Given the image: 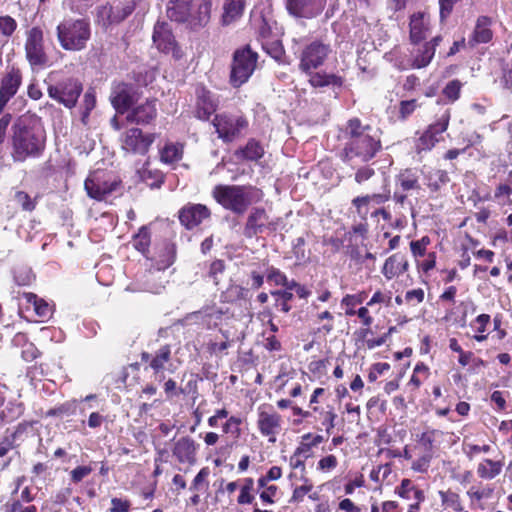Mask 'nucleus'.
<instances>
[{"label": "nucleus", "instance_id": "obj_1", "mask_svg": "<svg viewBox=\"0 0 512 512\" xmlns=\"http://www.w3.org/2000/svg\"><path fill=\"white\" fill-rule=\"evenodd\" d=\"M9 145L15 163L42 157L46 149V132L41 118L31 113L18 116L11 126Z\"/></svg>", "mask_w": 512, "mask_h": 512}, {"label": "nucleus", "instance_id": "obj_2", "mask_svg": "<svg viewBox=\"0 0 512 512\" xmlns=\"http://www.w3.org/2000/svg\"><path fill=\"white\" fill-rule=\"evenodd\" d=\"M344 133L346 142L340 152V159L344 163L355 158L367 163L382 150L381 131L370 124H364L358 117L347 121Z\"/></svg>", "mask_w": 512, "mask_h": 512}, {"label": "nucleus", "instance_id": "obj_3", "mask_svg": "<svg viewBox=\"0 0 512 512\" xmlns=\"http://www.w3.org/2000/svg\"><path fill=\"white\" fill-rule=\"evenodd\" d=\"M213 199L225 210L243 215L251 205L263 201L264 192L253 185L218 184L212 190Z\"/></svg>", "mask_w": 512, "mask_h": 512}, {"label": "nucleus", "instance_id": "obj_4", "mask_svg": "<svg viewBox=\"0 0 512 512\" xmlns=\"http://www.w3.org/2000/svg\"><path fill=\"white\" fill-rule=\"evenodd\" d=\"M56 35L62 49L81 51L91 37L90 22L85 18H65L57 25Z\"/></svg>", "mask_w": 512, "mask_h": 512}, {"label": "nucleus", "instance_id": "obj_5", "mask_svg": "<svg viewBox=\"0 0 512 512\" xmlns=\"http://www.w3.org/2000/svg\"><path fill=\"white\" fill-rule=\"evenodd\" d=\"M217 493L226 495L230 504H237L238 506L253 505V512H272L258 507L255 480L252 477L238 478L229 482L221 480Z\"/></svg>", "mask_w": 512, "mask_h": 512}, {"label": "nucleus", "instance_id": "obj_6", "mask_svg": "<svg viewBox=\"0 0 512 512\" xmlns=\"http://www.w3.org/2000/svg\"><path fill=\"white\" fill-rule=\"evenodd\" d=\"M259 55L249 44L237 48L232 55L229 82L232 87L239 88L253 75L257 68Z\"/></svg>", "mask_w": 512, "mask_h": 512}, {"label": "nucleus", "instance_id": "obj_7", "mask_svg": "<svg viewBox=\"0 0 512 512\" xmlns=\"http://www.w3.org/2000/svg\"><path fill=\"white\" fill-rule=\"evenodd\" d=\"M24 52L26 61L32 69L44 68L49 64L50 56L42 26L34 25L25 31Z\"/></svg>", "mask_w": 512, "mask_h": 512}, {"label": "nucleus", "instance_id": "obj_8", "mask_svg": "<svg viewBox=\"0 0 512 512\" xmlns=\"http://www.w3.org/2000/svg\"><path fill=\"white\" fill-rule=\"evenodd\" d=\"M133 75L134 80L138 84L137 86L121 81L115 83L112 87L110 101L114 109L120 114L127 113L140 99L141 92L139 91V86L147 85L145 79H142L141 73L136 74L133 72Z\"/></svg>", "mask_w": 512, "mask_h": 512}, {"label": "nucleus", "instance_id": "obj_9", "mask_svg": "<svg viewBox=\"0 0 512 512\" xmlns=\"http://www.w3.org/2000/svg\"><path fill=\"white\" fill-rule=\"evenodd\" d=\"M331 53V44L325 39L315 38L307 42L299 56V70L303 73L317 70L325 64Z\"/></svg>", "mask_w": 512, "mask_h": 512}, {"label": "nucleus", "instance_id": "obj_10", "mask_svg": "<svg viewBox=\"0 0 512 512\" xmlns=\"http://www.w3.org/2000/svg\"><path fill=\"white\" fill-rule=\"evenodd\" d=\"M212 125L223 143H232L248 128L249 121L243 114L222 112L215 114Z\"/></svg>", "mask_w": 512, "mask_h": 512}, {"label": "nucleus", "instance_id": "obj_11", "mask_svg": "<svg viewBox=\"0 0 512 512\" xmlns=\"http://www.w3.org/2000/svg\"><path fill=\"white\" fill-rule=\"evenodd\" d=\"M451 119L450 109H446L433 123L415 139L414 149L417 154L431 151L443 139Z\"/></svg>", "mask_w": 512, "mask_h": 512}, {"label": "nucleus", "instance_id": "obj_12", "mask_svg": "<svg viewBox=\"0 0 512 512\" xmlns=\"http://www.w3.org/2000/svg\"><path fill=\"white\" fill-rule=\"evenodd\" d=\"M166 13L171 21L186 24L192 31H198L208 25L198 23V6L194 5L193 0H168Z\"/></svg>", "mask_w": 512, "mask_h": 512}, {"label": "nucleus", "instance_id": "obj_13", "mask_svg": "<svg viewBox=\"0 0 512 512\" xmlns=\"http://www.w3.org/2000/svg\"><path fill=\"white\" fill-rule=\"evenodd\" d=\"M82 91V83L73 77L62 79L47 88L48 96L67 108L76 106Z\"/></svg>", "mask_w": 512, "mask_h": 512}, {"label": "nucleus", "instance_id": "obj_14", "mask_svg": "<svg viewBox=\"0 0 512 512\" xmlns=\"http://www.w3.org/2000/svg\"><path fill=\"white\" fill-rule=\"evenodd\" d=\"M257 429L269 443H275L277 435L282 431V416L271 405L263 404L258 407Z\"/></svg>", "mask_w": 512, "mask_h": 512}, {"label": "nucleus", "instance_id": "obj_15", "mask_svg": "<svg viewBox=\"0 0 512 512\" xmlns=\"http://www.w3.org/2000/svg\"><path fill=\"white\" fill-rule=\"evenodd\" d=\"M177 257L175 242L169 238L155 239L150 255L145 259L158 271H164L171 267Z\"/></svg>", "mask_w": 512, "mask_h": 512}, {"label": "nucleus", "instance_id": "obj_16", "mask_svg": "<svg viewBox=\"0 0 512 512\" xmlns=\"http://www.w3.org/2000/svg\"><path fill=\"white\" fill-rule=\"evenodd\" d=\"M152 39L156 48L160 52L164 54H171L175 60L183 58L184 52L176 41L168 23L160 21L156 22L154 25Z\"/></svg>", "mask_w": 512, "mask_h": 512}, {"label": "nucleus", "instance_id": "obj_17", "mask_svg": "<svg viewBox=\"0 0 512 512\" xmlns=\"http://www.w3.org/2000/svg\"><path fill=\"white\" fill-rule=\"evenodd\" d=\"M156 139L155 133H144L140 128L132 127L122 135V148L128 153L146 155Z\"/></svg>", "mask_w": 512, "mask_h": 512}, {"label": "nucleus", "instance_id": "obj_18", "mask_svg": "<svg viewBox=\"0 0 512 512\" xmlns=\"http://www.w3.org/2000/svg\"><path fill=\"white\" fill-rule=\"evenodd\" d=\"M278 223L271 220L263 207H253L247 216L243 234L246 238H254L265 231H276Z\"/></svg>", "mask_w": 512, "mask_h": 512}, {"label": "nucleus", "instance_id": "obj_19", "mask_svg": "<svg viewBox=\"0 0 512 512\" xmlns=\"http://www.w3.org/2000/svg\"><path fill=\"white\" fill-rule=\"evenodd\" d=\"M397 189L393 194V200L396 204L404 205L410 192L421 190V183L416 168H405L395 176Z\"/></svg>", "mask_w": 512, "mask_h": 512}, {"label": "nucleus", "instance_id": "obj_20", "mask_svg": "<svg viewBox=\"0 0 512 512\" xmlns=\"http://www.w3.org/2000/svg\"><path fill=\"white\" fill-rule=\"evenodd\" d=\"M119 185L120 181L112 180L108 174L99 171L92 173L84 183L88 196L98 201L104 200Z\"/></svg>", "mask_w": 512, "mask_h": 512}, {"label": "nucleus", "instance_id": "obj_21", "mask_svg": "<svg viewBox=\"0 0 512 512\" xmlns=\"http://www.w3.org/2000/svg\"><path fill=\"white\" fill-rule=\"evenodd\" d=\"M211 215L210 208L205 204L188 202L179 209L178 220L186 230L192 231L209 220Z\"/></svg>", "mask_w": 512, "mask_h": 512}, {"label": "nucleus", "instance_id": "obj_22", "mask_svg": "<svg viewBox=\"0 0 512 512\" xmlns=\"http://www.w3.org/2000/svg\"><path fill=\"white\" fill-rule=\"evenodd\" d=\"M23 82L20 68L12 66L0 79V114L4 112L8 102L17 94Z\"/></svg>", "mask_w": 512, "mask_h": 512}, {"label": "nucleus", "instance_id": "obj_23", "mask_svg": "<svg viewBox=\"0 0 512 512\" xmlns=\"http://www.w3.org/2000/svg\"><path fill=\"white\" fill-rule=\"evenodd\" d=\"M199 447L190 436H182L173 443L171 453L179 464L193 466L197 462Z\"/></svg>", "mask_w": 512, "mask_h": 512}, {"label": "nucleus", "instance_id": "obj_24", "mask_svg": "<svg viewBox=\"0 0 512 512\" xmlns=\"http://www.w3.org/2000/svg\"><path fill=\"white\" fill-rule=\"evenodd\" d=\"M195 95V117L201 121H208L218 108V100L204 85L196 87Z\"/></svg>", "mask_w": 512, "mask_h": 512}, {"label": "nucleus", "instance_id": "obj_25", "mask_svg": "<svg viewBox=\"0 0 512 512\" xmlns=\"http://www.w3.org/2000/svg\"><path fill=\"white\" fill-rule=\"evenodd\" d=\"M135 10V3L113 6L109 3L101 5L97 9V19L104 26L119 24L130 16Z\"/></svg>", "mask_w": 512, "mask_h": 512}, {"label": "nucleus", "instance_id": "obj_26", "mask_svg": "<svg viewBox=\"0 0 512 512\" xmlns=\"http://www.w3.org/2000/svg\"><path fill=\"white\" fill-rule=\"evenodd\" d=\"M171 356V346L165 344L157 349L154 353L145 351L142 352L141 361L143 363H148L154 375L162 380L164 379V371L166 370V366L171 364Z\"/></svg>", "mask_w": 512, "mask_h": 512}, {"label": "nucleus", "instance_id": "obj_27", "mask_svg": "<svg viewBox=\"0 0 512 512\" xmlns=\"http://www.w3.org/2000/svg\"><path fill=\"white\" fill-rule=\"evenodd\" d=\"M431 30L429 14L423 11L413 13L409 18V41L418 45L424 41Z\"/></svg>", "mask_w": 512, "mask_h": 512}, {"label": "nucleus", "instance_id": "obj_28", "mask_svg": "<svg viewBox=\"0 0 512 512\" xmlns=\"http://www.w3.org/2000/svg\"><path fill=\"white\" fill-rule=\"evenodd\" d=\"M157 117L155 99H147L144 103L131 108L127 112L126 120L137 125H148Z\"/></svg>", "mask_w": 512, "mask_h": 512}, {"label": "nucleus", "instance_id": "obj_29", "mask_svg": "<svg viewBox=\"0 0 512 512\" xmlns=\"http://www.w3.org/2000/svg\"><path fill=\"white\" fill-rule=\"evenodd\" d=\"M422 175L431 197H437L442 188L450 182L448 172L443 169L429 168L427 171H422Z\"/></svg>", "mask_w": 512, "mask_h": 512}, {"label": "nucleus", "instance_id": "obj_30", "mask_svg": "<svg viewBox=\"0 0 512 512\" xmlns=\"http://www.w3.org/2000/svg\"><path fill=\"white\" fill-rule=\"evenodd\" d=\"M305 74L308 76L309 85L315 89L330 86L341 88L344 84V78L342 76L335 73H328L324 70H312L310 73Z\"/></svg>", "mask_w": 512, "mask_h": 512}, {"label": "nucleus", "instance_id": "obj_31", "mask_svg": "<svg viewBox=\"0 0 512 512\" xmlns=\"http://www.w3.org/2000/svg\"><path fill=\"white\" fill-rule=\"evenodd\" d=\"M443 38L441 35L433 37L430 41L425 42L418 50L412 61V67L421 69L427 67L434 58L436 48L440 45Z\"/></svg>", "mask_w": 512, "mask_h": 512}, {"label": "nucleus", "instance_id": "obj_32", "mask_svg": "<svg viewBox=\"0 0 512 512\" xmlns=\"http://www.w3.org/2000/svg\"><path fill=\"white\" fill-rule=\"evenodd\" d=\"M152 224L142 225L135 234L132 235L131 245L144 258L150 255L152 249Z\"/></svg>", "mask_w": 512, "mask_h": 512}, {"label": "nucleus", "instance_id": "obj_33", "mask_svg": "<svg viewBox=\"0 0 512 512\" xmlns=\"http://www.w3.org/2000/svg\"><path fill=\"white\" fill-rule=\"evenodd\" d=\"M408 261L401 253H395L385 260L382 274L387 280H391L408 270Z\"/></svg>", "mask_w": 512, "mask_h": 512}, {"label": "nucleus", "instance_id": "obj_34", "mask_svg": "<svg viewBox=\"0 0 512 512\" xmlns=\"http://www.w3.org/2000/svg\"><path fill=\"white\" fill-rule=\"evenodd\" d=\"M492 20L488 16H479L476 21L473 33L469 38V44L475 46L477 44L488 43L493 38V32L490 29Z\"/></svg>", "mask_w": 512, "mask_h": 512}, {"label": "nucleus", "instance_id": "obj_35", "mask_svg": "<svg viewBox=\"0 0 512 512\" xmlns=\"http://www.w3.org/2000/svg\"><path fill=\"white\" fill-rule=\"evenodd\" d=\"M320 2V0H287L286 8L295 17L309 18L315 14Z\"/></svg>", "mask_w": 512, "mask_h": 512}, {"label": "nucleus", "instance_id": "obj_36", "mask_svg": "<svg viewBox=\"0 0 512 512\" xmlns=\"http://www.w3.org/2000/svg\"><path fill=\"white\" fill-rule=\"evenodd\" d=\"M214 413L220 420L226 419V421L222 424V432L224 434H229L234 439H239L241 437V425L243 422L241 417L235 415L229 416V411L225 407L216 409Z\"/></svg>", "mask_w": 512, "mask_h": 512}, {"label": "nucleus", "instance_id": "obj_37", "mask_svg": "<svg viewBox=\"0 0 512 512\" xmlns=\"http://www.w3.org/2000/svg\"><path fill=\"white\" fill-rule=\"evenodd\" d=\"M440 512H461L464 504L460 494L451 488L439 490Z\"/></svg>", "mask_w": 512, "mask_h": 512}, {"label": "nucleus", "instance_id": "obj_38", "mask_svg": "<svg viewBox=\"0 0 512 512\" xmlns=\"http://www.w3.org/2000/svg\"><path fill=\"white\" fill-rule=\"evenodd\" d=\"M246 0H224L222 23L229 25L240 19L244 14Z\"/></svg>", "mask_w": 512, "mask_h": 512}, {"label": "nucleus", "instance_id": "obj_39", "mask_svg": "<svg viewBox=\"0 0 512 512\" xmlns=\"http://www.w3.org/2000/svg\"><path fill=\"white\" fill-rule=\"evenodd\" d=\"M394 493L404 500H410L413 497L415 502H424L426 498L424 491L408 478L401 480L400 484L395 487Z\"/></svg>", "mask_w": 512, "mask_h": 512}, {"label": "nucleus", "instance_id": "obj_40", "mask_svg": "<svg viewBox=\"0 0 512 512\" xmlns=\"http://www.w3.org/2000/svg\"><path fill=\"white\" fill-rule=\"evenodd\" d=\"M235 156L246 161H258L264 156V147L260 141L250 138L244 147L235 151Z\"/></svg>", "mask_w": 512, "mask_h": 512}, {"label": "nucleus", "instance_id": "obj_41", "mask_svg": "<svg viewBox=\"0 0 512 512\" xmlns=\"http://www.w3.org/2000/svg\"><path fill=\"white\" fill-rule=\"evenodd\" d=\"M40 198L38 193L32 196L24 190L15 189L12 200L21 211L32 213L36 210Z\"/></svg>", "mask_w": 512, "mask_h": 512}, {"label": "nucleus", "instance_id": "obj_42", "mask_svg": "<svg viewBox=\"0 0 512 512\" xmlns=\"http://www.w3.org/2000/svg\"><path fill=\"white\" fill-rule=\"evenodd\" d=\"M443 436V432L438 429L427 428L421 434L416 436V442L423 449L424 453L433 455L438 438Z\"/></svg>", "mask_w": 512, "mask_h": 512}, {"label": "nucleus", "instance_id": "obj_43", "mask_svg": "<svg viewBox=\"0 0 512 512\" xmlns=\"http://www.w3.org/2000/svg\"><path fill=\"white\" fill-rule=\"evenodd\" d=\"M32 425L33 422L22 421L14 428L13 432L3 437L2 441H0V445L6 448L5 457L16 447V440L26 433Z\"/></svg>", "mask_w": 512, "mask_h": 512}, {"label": "nucleus", "instance_id": "obj_44", "mask_svg": "<svg viewBox=\"0 0 512 512\" xmlns=\"http://www.w3.org/2000/svg\"><path fill=\"white\" fill-rule=\"evenodd\" d=\"M503 463L491 459H484L477 466V475L481 479H493L502 471Z\"/></svg>", "mask_w": 512, "mask_h": 512}, {"label": "nucleus", "instance_id": "obj_45", "mask_svg": "<svg viewBox=\"0 0 512 512\" xmlns=\"http://www.w3.org/2000/svg\"><path fill=\"white\" fill-rule=\"evenodd\" d=\"M183 157V145L179 143H166L160 150V159L165 164H174Z\"/></svg>", "mask_w": 512, "mask_h": 512}, {"label": "nucleus", "instance_id": "obj_46", "mask_svg": "<svg viewBox=\"0 0 512 512\" xmlns=\"http://www.w3.org/2000/svg\"><path fill=\"white\" fill-rule=\"evenodd\" d=\"M368 297L366 291H360L356 294H346L341 299V306L344 308L345 315L348 317L355 316L357 305L362 304Z\"/></svg>", "mask_w": 512, "mask_h": 512}, {"label": "nucleus", "instance_id": "obj_47", "mask_svg": "<svg viewBox=\"0 0 512 512\" xmlns=\"http://www.w3.org/2000/svg\"><path fill=\"white\" fill-rule=\"evenodd\" d=\"M27 303L32 304L36 315L42 319L48 318L51 314L49 304L32 292L23 294Z\"/></svg>", "mask_w": 512, "mask_h": 512}, {"label": "nucleus", "instance_id": "obj_48", "mask_svg": "<svg viewBox=\"0 0 512 512\" xmlns=\"http://www.w3.org/2000/svg\"><path fill=\"white\" fill-rule=\"evenodd\" d=\"M430 374V368L424 362H418L413 369L408 385L413 390H418L423 382L429 378Z\"/></svg>", "mask_w": 512, "mask_h": 512}, {"label": "nucleus", "instance_id": "obj_49", "mask_svg": "<svg viewBox=\"0 0 512 512\" xmlns=\"http://www.w3.org/2000/svg\"><path fill=\"white\" fill-rule=\"evenodd\" d=\"M261 47L271 58L277 62H282L285 49L280 39L275 37L273 39L264 40Z\"/></svg>", "mask_w": 512, "mask_h": 512}, {"label": "nucleus", "instance_id": "obj_50", "mask_svg": "<svg viewBox=\"0 0 512 512\" xmlns=\"http://www.w3.org/2000/svg\"><path fill=\"white\" fill-rule=\"evenodd\" d=\"M369 306H361L359 309L355 310V315L359 317L361 320L363 328L359 329L355 334L358 339H365L368 334H371L372 331L370 326L372 325L374 319L368 310Z\"/></svg>", "mask_w": 512, "mask_h": 512}, {"label": "nucleus", "instance_id": "obj_51", "mask_svg": "<svg viewBox=\"0 0 512 512\" xmlns=\"http://www.w3.org/2000/svg\"><path fill=\"white\" fill-rule=\"evenodd\" d=\"M347 240V234H345V229L336 230L334 234L330 236H324L322 240L323 246L330 247L332 253H338L342 248H344V243Z\"/></svg>", "mask_w": 512, "mask_h": 512}, {"label": "nucleus", "instance_id": "obj_52", "mask_svg": "<svg viewBox=\"0 0 512 512\" xmlns=\"http://www.w3.org/2000/svg\"><path fill=\"white\" fill-rule=\"evenodd\" d=\"M271 296L275 300V307L283 313H288L292 309L291 301L294 295L290 291L275 290L271 291Z\"/></svg>", "mask_w": 512, "mask_h": 512}, {"label": "nucleus", "instance_id": "obj_53", "mask_svg": "<svg viewBox=\"0 0 512 512\" xmlns=\"http://www.w3.org/2000/svg\"><path fill=\"white\" fill-rule=\"evenodd\" d=\"M490 321L489 314H480L471 322V327L477 332L473 337L477 342H483L488 338V334H485V332Z\"/></svg>", "mask_w": 512, "mask_h": 512}, {"label": "nucleus", "instance_id": "obj_54", "mask_svg": "<svg viewBox=\"0 0 512 512\" xmlns=\"http://www.w3.org/2000/svg\"><path fill=\"white\" fill-rule=\"evenodd\" d=\"M302 484L299 486H296L293 491L292 495L289 499V503L295 504V503H301L304 500V497L308 495L314 488L312 481L308 477H302Z\"/></svg>", "mask_w": 512, "mask_h": 512}, {"label": "nucleus", "instance_id": "obj_55", "mask_svg": "<svg viewBox=\"0 0 512 512\" xmlns=\"http://www.w3.org/2000/svg\"><path fill=\"white\" fill-rule=\"evenodd\" d=\"M18 28V23L10 15L0 16V36L6 40L11 38Z\"/></svg>", "mask_w": 512, "mask_h": 512}, {"label": "nucleus", "instance_id": "obj_56", "mask_svg": "<svg viewBox=\"0 0 512 512\" xmlns=\"http://www.w3.org/2000/svg\"><path fill=\"white\" fill-rule=\"evenodd\" d=\"M462 86L463 84L460 80H451L443 88L442 95L448 102L454 103L460 98Z\"/></svg>", "mask_w": 512, "mask_h": 512}, {"label": "nucleus", "instance_id": "obj_57", "mask_svg": "<svg viewBox=\"0 0 512 512\" xmlns=\"http://www.w3.org/2000/svg\"><path fill=\"white\" fill-rule=\"evenodd\" d=\"M420 107L417 99L402 100L398 105L397 119L399 121H406L415 111Z\"/></svg>", "mask_w": 512, "mask_h": 512}, {"label": "nucleus", "instance_id": "obj_58", "mask_svg": "<svg viewBox=\"0 0 512 512\" xmlns=\"http://www.w3.org/2000/svg\"><path fill=\"white\" fill-rule=\"evenodd\" d=\"M77 403L76 400L67 401L59 406H56L52 409H49L46 412V415L49 417H62V416H70L76 413Z\"/></svg>", "mask_w": 512, "mask_h": 512}, {"label": "nucleus", "instance_id": "obj_59", "mask_svg": "<svg viewBox=\"0 0 512 512\" xmlns=\"http://www.w3.org/2000/svg\"><path fill=\"white\" fill-rule=\"evenodd\" d=\"M431 244V238L428 235L423 236L418 240L410 242V250L412 256L418 261L423 258L427 253V248Z\"/></svg>", "mask_w": 512, "mask_h": 512}, {"label": "nucleus", "instance_id": "obj_60", "mask_svg": "<svg viewBox=\"0 0 512 512\" xmlns=\"http://www.w3.org/2000/svg\"><path fill=\"white\" fill-rule=\"evenodd\" d=\"M329 364V358L313 360L308 364V370L314 379L321 380L327 376V368Z\"/></svg>", "mask_w": 512, "mask_h": 512}, {"label": "nucleus", "instance_id": "obj_61", "mask_svg": "<svg viewBox=\"0 0 512 512\" xmlns=\"http://www.w3.org/2000/svg\"><path fill=\"white\" fill-rule=\"evenodd\" d=\"M325 395L326 389L322 387H317L313 390L309 400V411H312V415L318 414L319 416H321L323 413H325L326 409L319 405L321 402V398H323Z\"/></svg>", "mask_w": 512, "mask_h": 512}, {"label": "nucleus", "instance_id": "obj_62", "mask_svg": "<svg viewBox=\"0 0 512 512\" xmlns=\"http://www.w3.org/2000/svg\"><path fill=\"white\" fill-rule=\"evenodd\" d=\"M210 470L208 467H203L194 477L191 485V491H206L209 487L208 477Z\"/></svg>", "mask_w": 512, "mask_h": 512}, {"label": "nucleus", "instance_id": "obj_63", "mask_svg": "<svg viewBox=\"0 0 512 512\" xmlns=\"http://www.w3.org/2000/svg\"><path fill=\"white\" fill-rule=\"evenodd\" d=\"M198 14L197 20L199 24H208L212 13V0H197Z\"/></svg>", "mask_w": 512, "mask_h": 512}, {"label": "nucleus", "instance_id": "obj_64", "mask_svg": "<svg viewBox=\"0 0 512 512\" xmlns=\"http://www.w3.org/2000/svg\"><path fill=\"white\" fill-rule=\"evenodd\" d=\"M5 506L10 512H38V509L35 505L27 504L15 498L7 501Z\"/></svg>", "mask_w": 512, "mask_h": 512}]
</instances>
